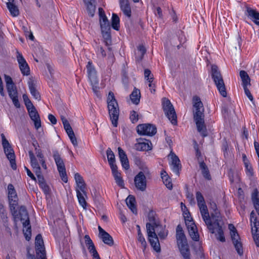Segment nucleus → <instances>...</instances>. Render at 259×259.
Instances as JSON below:
<instances>
[{
  "instance_id": "f257e3e1",
  "label": "nucleus",
  "mask_w": 259,
  "mask_h": 259,
  "mask_svg": "<svg viewBox=\"0 0 259 259\" xmlns=\"http://www.w3.org/2000/svg\"><path fill=\"white\" fill-rule=\"evenodd\" d=\"M193 104L195 109L193 111V118L197 131L202 137H205L207 136V132L204 122L203 103L199 97L195 96L193 98Z\"/></svg>"
},
{
  "instance_id": "f03ea898",
  "label": "nucleus",
  "mask_w": 259,
  "mask_h": 259,
  "mask_svg": "<svg viewBox=\"0 0 259 259\" xmlns=\"http://www.w3.org/2000/svg\"><path fill=\"white\" fill-rule=\"evenodd\" d=\"M149 223L146 224V230L148 237V240L156 252L160 251V246L158 240V238L155 233V227H157L159 223L156 221L154 213L153 211H151L148 213Z\"/></svg>"
},
{
  "instance_id": "7ed1b4c3",
  "label": "nucleus",
  "mask_w": 259,
  "mask_h": 259,
  "mask_svg": "<svg viewBox=\"0 0 259 259\" xmlns=\"http://www.w3.org/2000/svg\"><path fill=\"white\" fill-rule=\"evenodd\" d=\"M108 109L110 118L114 127L117 126L119 109L114 94L110 92L107 98Z\"/></svg>"
},
{
  "instance_id": "20e7f679",
  "label": "nucleus",
  "mask_w": 259,
  "mask_h": 259,
  "mask_svg": "<svg viewBox=\"0 0 259 259\" xmlns=\"http://www.w3.org/2000/svg\"><path fill=\"white\" fill-rule=\"evenodd\" d=\"M211 76L220 94L226 97L227 93L223 76L217 65L211 66Z\"/></svg>"
},
{
  "instance_id": "39448f33",
  "label": "nucleus",
  "mask_w": 259,
  "mask_h": 259,
  "mask_svg": "<svg viewBox=\"0 0 259 259\" xmlns=\"http://www.w3.org/2000/svg\"><path fill=\"white\" fill-rule=\"evenodd\" d=\"M177 244L184 259H190V252L186 236L184 232L176 234Z\"/></svg>"
},
{
  "instance_id": "423d86ee",
  "label": "nucleus",
  "mask_w": 259,
  "mask_h": 259,
  "mask_svg": "<svg viewBox=\"0 0 259 259\" xmlns=\"http://www.w3.org/2000/svg\"><path fill=\"white\" fill-rule=\"evenodd\" d=\"M162 107L166 116L174 125L177 124V117L173 105L170 101L163 98L162 99Z\"/></svg>"
},
{
  "instance_id": "0eeeda50",
  "label": "nucleus",
  "mask_w": 259,
  "mask_h": 259,
  "mask_svg": "<svg viewBox=\"0 0 259 259\" xmlns=\"http://www.w3.org/2000/svg\"><path fill=\"white\" fill-rule=\"evenodd\" d=\"M1 137L2 139V145L4 149L5 153L6 155L7 158L10 161L12 168L15 170L17 168V165L16 164L15 155L14 150L8 141L6 139L4 134H1Z\"/></svg>"
},
{
  "instance_id": "6e6552de",
  "label": "nucleus",
  "mask_w": 259,
  "mask_h": 259,
  "mask_svg": "<svg viewBox=\"0 0 259 259\" xmlns=\"http://www.w3.org/2000/svg\"><path fill=\"white\" fill-rule=\"evenodd\" d=\"M8 195L10 210L12 214L15 216L17 212L18 197L15 188L12 184H9L8 186Z\"/></svg>"
},
{
  "instance_id": "1a4fd4ad",
  "label": "nucleus",
  "mask_w": 259,
  "mask_h": 259,
  "mask_svg": "<svg viewBox=\"0 0 259 259\" xmlns=\"http://www.w3.org/2000/svg\"><path fill=\"white\" fill-rule=\"evenodd\" d=\"M207 222H205V223L209 232L213 234L216 231L217 232V234L215 235L217 239L222 242H225L226 239L224 236V232L222 226L219 224V221H217V220H216L215 221L212 222L210 218H209L208 219Z\"/></svg>"
},
{
  "instance_id": "9d476101",
  "label": "nucleus",
  "mask_w": 259,
  "mask_h": 259,
  "mask_svg": "<svg viewBox=\"0 0 259 259\" xmlns=\"http://www.w3.org/2000/svg\"><path fill=\"white\" fill-rule=\"evenodd\" d=\"M53 152V156L57 166V169L61 179L64 182L67 183L68 179L64 161L61 158L60 155L57 150H54Z\"/></svg>"
},
{
  "instance_id": "9b49d317",
  "label": "nucleus",
  "mask_w": 259,
  "mask_h": 259,
  "mask_svg": "<svg viewBox=\"0 0 259 259\" xmlns=\"http://www.w3.org/2000/svg\"><path fill=\"white\" fill-rule=\"evenodd\" d=\"M196 197L202 218L204 222H208V219L210 218V215L204 197L199 191L196 192Z\"/></svg>"
},
{
  "instance_id": "f8f14e48",
  "label": "nucleus",
  "mask_w": 259,
  "mask_h": 259,
  "mask_svg": "<svg viewBox=\"0 0 259 259\" xmlns=\"http://www.w3.org/2000/svg\"><path fill=\"white\" fill-rule=\"evenodd\" d=\"M137 132L140 135L153 136L156 134L157 128L155 125L150 123L140 124L137 126Z\"/></svg>"
},
{
  "instance_id": "ddd939ff",
  "label": "nucleus",
  "mask_w": 259,
  "mask_h": 259,
  "mask_svg": "<svg viewBox=\"0 0 259 259\" xmlns=\"http://www.w3.org/2000/svg\"><path fill=\"white\" fill-rule=\"evenodd\" d=\"M185 223L187 227L189 234L192 240L197 241L199 239V235L198 233L196 226L192 220V218L188 216H185Z\"/></svg>"
},
{
  "instance_id": "4468645a",
  "label": "nucleus",
  "mask_w": 259,
  "mask_h": 259,
  "mask_svg": "<svg viewBox=\"0 0 259 259\" xmlns=\"http://www.w3.org/2000/svg\"><path fill=\"white\" fill-rule=\"evenodd\" d=\"M135 185L136 188L142 192L146 190L147 188V181L146 176L143 171H140L135 177Z\"/></svg>"
},
{
  "instance_id": "2eb2a0df",
  "label": "nucleus",
  "mask_w": 259,
  "mask_h": 259,
  "mask_svg": "<svg viewBox=\"0 0 259 259\" xmlns=\"http://www.w3.org/2000/svg\"><path fill=\"white\" fill-rule=\"evenodd\" d=\"M27 109L31 119L34 122L35 128L38 130L41 127V120L38 112L34 106Z\"/></svg>"
},
{
  "instance_id": "dca6fc26",
  "label": "nucleus",
  "mask_w": 259,
  "mask_h": 259,
  "mask_svg": "<svg viewBox=\"0 0 259 259\" xmlns=\"http://www.w3.org/2000/svg\"><path fill=\"white\" fill-rule=\"evenodd\" d=\"M17 59L21 73L24 75H28L29 74L30 70L28 64L22 55L18 51L17 52Z\"/></svg>"
},
{
  "instance_id": "f3484780",
  "label": "nucleus",
  "mask_w": 259,
  "mask_h": 259,
  "mask_svg": "<svg viewBox=\"0 0 259 259\" xmlns=\"http://www.w3.org/2000/svg\"><path fill=\"white\" fill-rule=\"evenodd\" d=\"M35 245L36 254L38 255H41V256L44 257L46 254V251L44 246V241L40 234H38L36 236Z\"/></svg>"
},
{
  "instance_id": "a211bd4d",
  "label": "nucleus",
  "mask_w": 259,
  "mask_h": 259,
  "mask_svg": "<svg viewBox=\"0 0 259 259\" xmlns=\"http://www.w3.org/2000/svg\"><path fill=\"white\" fill-rule=\"evenodd\" d=\"M100 16V24L101 31L110 30V25L109 22L106 16L103 9L101 8H99Z\"/></svg>"
},
{
  "instance_id": "6ab92c4d",
  "label": "nucleus",
  "mask_w": 259,
  "mask_h": 259,
  "mask_svg": "<svg viewBox=\"0 0 259 259\" xmlns=\"http://www.w3.org/2000/svg\"><path fill=\"white\" fill-rule=\"evenodd\" d=\"M19 215L21 222L23 224V227H26L29 225V218L27 210L24 206L20 207L19 211Z\"/></svg>"
},
{
  "instance_id": "aec40b11",
  "label": "nucleus",
  "mask_w": 259,
  "mask_h": 259,
  "mask_svg": "<svg viewBox=\"0 0 259 259\" xmlns=\"http://www.w3.org/2000/svg\"><path fill=\"white\" fill-rule=\"evenodd\" d=\"M233 236V237L231 239L234 247L237 252V253L239 255L241 256L243 254V248L240 236L239 234H236L235 235L234 234Z\"/></svg>"
},
{
  "instance_id": "412c9836",
  "label": "nucleus",
  "mask_w": 259,
  "mask_h": 259,
  "mask_svg": "<svg viewBox=\"0 0 259 259\" xmlns=\"http://www.w3.org/2000/svg\"><path fill=\"white\" fill-rule=\"evenodd\" d=\"M169 156L171 158V165H172V170L177 175H179V171L181 169L180 160L178 157L172 151L170 152Z\"/></svg>"
},
{
  "instance_id": "4be33fe9",
  "label": "nucleus",
  "mask_w": 259,
  "mask_h": 259,
  "mask_svg": "<svg viewBox=\"0 0 259 259\" xmlns=\"http://www.w3.org/2000/svg\"><path fill=\"white\" fill-rule=\"evenodd\" d=\"M87 70L90 81H96V80L98 79L97 72L91 61L88 62L87 65Z\"/></svg>"
},
{
  "instance_id": "5701e85b",
  "label": "nucleus",
  "mask_w": 259,
  "mask_h": 259,
  "mask_svg": "<svg viewBox=\"0 0 259 259\" xmlns=\"http://www.w3.org/2000/svg\"><path fill=\"white\" fill-rule=\"evenodd\" d=\"M74 179L77 186L76 190H79L86 196L85 189L86 188V184L83 179V178L79 173H76L74 175Z\"/></svg>"
},
{
  "instance_id": "b1692460",
  "label": "nucleus",
  "mask_w": 259,
  "mask_h": 259,
  "mask_svg": "<svg viewBox=\"0 0 259 259\" xmlns=\"http://www.w3.org/2000/svg\"><path fill=\"white\" fill-rule=\"evenodd\" d=\"M119 4L123 14L130 18L131 16V8L128 0H119Z\"/></svg>"
},
{
  "instance_id": "393cba45",
  "label": "nucleus",
  "mask_w": 259,
  "mask_h": 259,
  "mask_svg": "<svg viewBox=\"0 0 259 259\" xmlns=\"http://www.w3.org/2000/svg\"><path fill=\"white\" fill-rule=\"evenodd\" d=\"M118 151L120 160L123 167L125 169H128L130 168V165L126 154L121 147L118 148Z\"/></svg>"
},
{
  "instance_id": "a878e982",
  "label": "nucleus",
  "mask_w": 259,
  "mask_h": 259,
  "mask_svg": "<svg viewBox=\"0 0 259 259\" xmlns=\"http://www.w3.org/2000/svg\"><path fill=\"white\" fill-rule=\"evenodd\" d=\"M88 14L93 17L96 11V0H83Z\"/></svg>"
},
{
  "instance_id": "bb28decb",
  "label": "nucleus",
  "mask_w": 259,
  "mask_h": 259,
  "mask_svg": "<svg viewBox=\"0 0 259 259\" xmlns=\"http://www.w3.org/2000/svg\"><path fill=\"white\" fill-rule=\"evenodd\" d=\"M135 149L138 151H149L152 148L150 142H139L135 145Z\"/></svg>"
},
{
  "instance_id": "cd10ccee",
  "label": "nucleus",
  "mask_w": 259,
  "mask_h": 259,
  "mask_svg": "<svg viewBox=\"0 0 259 259\" xmlns=\"http://www.w3.org/2000/svg\"><path fill=\"white\" fill-rule=\"evenodd\" d=\"M28 84L29 89L31 95L35 99L38 101H40L41 99L40 95L39 92L36 89L35 84L34 83V81L30 79L28 82Z\"/></svg>"
},
{
  "instance_id": "c85d7f7f",
  "label": "nucleus",
  "mask_w": 259,
  "mask_h": 259,
  "mask_svg": "<svg viewBox=\"0 0 259 259\" xmlns=\"http://www.w3.org/2000/svg\"><path fill=\"white\" fill-rule=\"evenodd\" d=\"M210 209L213 210V211L211 213V215L210 216L211 221L212 222H214L217 220V221H219L220 218V213L217 208L216 204L214 202H212L210 203Z\"/></svg>"
},
{
  "instance_id": "c756f323",
  "label": "nucleus",
  "mask_w": 259,
  "mask_h": 259,
  "mask_svg": "<svg viewBox=\"0 0 259 259\" xmlns=\"http://www.w3.org/2000/svg\"><path fill=\"white\" fill-rule=\"evenodd\" d=\"M125 201L127 206L133 212V213L136 214H137L135 197L133 195H130L126 198Z\"/></svg>"
},
{
  "instance_id": "7c9ffc66",
  "label": "nucleus",
  "mask_w": 259,
  "mask_h": 259,
  "mask_svg": "<svg viewBox=\"0 0 259 259\" xmlns=\"http://www.w3.org/2000/svg\"><path fill=\"white\" fill-rule=\"evenodd\" d=\"M245 14L246 16L251 19H254L253 22L254 21H256L257 20H259V12L247 6H246V11Z\"/></svg>"
},
{
  "instance_id": "2f4dec72",
  "label": "nucleus",
  "mask_w": 259,
  "mask_h": 259,
  "mask_svg": "<svg viewBox=\"0 0 259 259\" xmlns=\"http://www.w3.org/2000/svg\"><path fill=\"white\" fill-rule=\"evenodd\" d=\"M251 199L254 207L259 215V198L258 191L257 189H254L251 194Z\"/></svg>"
},
{
  "instance_id": "473e14b6",
  "label": "nucleus",
  "mask_w": 259,
  "mask_h": 259,
  "mask_svg": "<svg viewBox=\"0 0 259 259\" xmlns=\"http://www.w3.org/2000/svg\"><path fill=\"white\" fill-rule=\"evenodd\" d=\"M141 93L139 90L135 88L130 95V98L132 102L136 105H138L140 102Z\"/></svg>"
},
{
  "instance_id": "72a5a7b5",
  "label": "nucleus",
  "mask_w": 259,
  "mask_h": 259,
  "mask_svg": "<svg viewBox=\"0 0 259 259\" xmlns=\"http://www.w3.org/2000/svg\"><path fill=\"white\" fill-rule=\"evenodd\" d=\"M103 241V242L110 246L114 244V241L112 236L107 232L105 233L99 237Z\"/></svg>"
},
{
  "instance_id": "f704fd0d",
  "label": "nucleus",
  "mask_w": 259,
  "mask_h": 259,
  "mask_svg": "<svg viewBox=\"0 0 259 259\" xmlns=\"http://www.w3.org/2000/svg\"><path fill=\"white\" fill-rule=\"evenodd\" d=\"M240 76L242 81L243 87L250 85V79L246 71L241 70L240 71Z\"/></svg>"
},
{
  "instance_id": "c9c22d12",
  "label": "nucleus",
  "mask_w": 259,
  "mask_h": 259,
  "mask_svg": "<svg viewBox=\"0 0 259 259\" xmlns=\"http://www.w3.org/2000/svg\"><path fill=\"white\" fill-rule=\"evenodd\" d=\"M155 233L158 235L161 239H165L167 236V232L160 224L155 227Z\"/></svg>"
},
{
  "instance_id": "e433bc0d",
  "label": "nucleus",
  "mask_w": 259,
  "mask_h": 259,
  "mask_svg": "<svg viewBox=\"0 0 259 259\" xmlns=\"http://www.w3.org/2000/svg\"><path fill=\"white\" fill-rule=\"evenodd\" d=\"M7 6L12 16L16 17L19 15V9L13 3L7 2Z\"/></svg>"
},
{
  "instance_id": "4c0bfd02",
  "label": "nucleus",
  "mask_w": 259,
  "mask_h": 259,
  "mask_svg": "<svg viewBox=\"0 0 259 259\" xmlns=\"http://www.w3.org/2000/svg\"><path fill=\"white\" fill-rule=\"evenodd\" d=\"M200 168L202 170V174L205 179L207 180H210L211 179V176L206 165L204 162L202 161L200 163Z\"/></svg>"
},
{
  "instance_id": "58836bf2",
  "label": "nucleus",
  "mask_w": 259,
  "mask_h": 259,
  "mask_svg": "<svg viewBox=\"0 0 259 259\" xmlns=\"http://www.w3.org/2000/svg\"><path fill=\"white\" fill-rule=\"evenodd\" d=\"M77 197L80 205L85 209L87 206V202L84 197L85 195L81 191L79 190H76Z\"/></svg>"
},
{
  "instance_id": "ea45409f",
  "label": "nucleus",
  "mask_w": 259,
  "mask_h": 259,
  "mask_svg": "<svg viewBox=\"0 0 259 259\" xmlns=\"http://www.w3.org/2000/svg\"><path fill=\"white\" fill-rule=\"evenodd\" d=\"M250 222L251 229L256 231L257 226H259V223L257 222V218L255 217V214L253 210L250 213Z\"/></svg>"
},
{
  "instance_id": "a19ab883",
  "label": "nucleus",
  "mask_w": 259,
  "mask_h": 259,
  "mask_svg": "<svg viewBox=\"0 0 259 259\" xmlns=\"http://www.w3.org/2000/svg\"><path fill=\"white\" fill-rule=\"evenodd\" d=\"M161 178L166 187L170 190L172 188V184L170 181V178L166 175L165 171L161 173Z\"/></svg>"
},
{
  "instance_id": "79ce46f5",
  "label": "nucleus",
  "mask_w": 259,
  "mask_h": 259,
  "mask_svg": "<svg viewBox=\"0 0 259 259\" xmlns=\"http://www.w3.org/2000/svg\"><path fill=\"white\" fill-rule=\"evenodd\" d=\"M112 27L115 30H118L119 27V18L117 14H112Z\"/></svg>"
},
{
  "instance_id": "37998d69",
  "label": "nucleus",
  "mask_w": 259,
  "mask_h": 259,
  "mask_svg": "<svg viewBox=\"0 0 259 259\" xmlns=\"http://www.w3.org/2000/svg\"><path fill=\"white\" fill-rule=\"evenodd\" d=\"M146 52V49L143 45H139L138 47V53L137 59L139 61H141L143 59L144 55Z\"/></svg>"
},
{
  "instance_id": "c03bdc74",
  "label": "nucleus",
  "mask_w": 259,
  "mask_h": 259,
  "mask_svg": "<svg viewBox=\"0 0 259 259\" xmlns=\"http://www.w3.org/2000/svg\"><path fill=\"white\" fill-rule=\"evenodd\" d=\"M84 239L85 244L88 246V248L89 251H91L92 250L96 248L93 241L88 235H85L84 236Z\"/></svg>"
},
{
  "instance_id": "a18cd8bd",
  "label": "nucleus",
  "mask_w": 259,
  "mask_h": 259,
  "mask_svg": "<svg viewBox=\"0 0 259 259\" xmlns=\"http://www.w3.org/2000/svg\"><path fill=\"white\" fill-rule=\"evenodd\" d=\"M103 36L105 39L106 46H109L111 43L110 30L102 31Z\"/></svg>"
},
{
  "instance_id": "49530a36",
  "label": "nucleus",
  "mask_w": 259,
  "mask_h": 259,
  "mask_svg": "<svg viewBox=\"0 0 259 259\" xmlns=\"http://www.w3.org/2000/svg\"><path fill=\"white\" fill-rule=\"evenodd\" d=\"M116 184L120 187L122 188L124 186V182L121 177V174L118 172L113 175Z\"/></svg>"
},
{
  "instance_id": "de8ad7c7",
  "label": "nucleus",
  "mask_w": 259,
  "mask_h": 259,
  "mask_svg": "<svg viewBox=\"0 0 259 259\" xmlns=\"http://www.w3.org/2000/svg\"><path fill=\"white\" fill-rule=\"evenodd\" d=\"M106 154L109 164L115 162V159L114 154L110 148L107 149Z\"/></svg>"
},
{
  "instance_id": "09e8293b",
  "label": "nucleus",
  "mask_w": 259,
  "mask_h": 259,
  "mask_svg": "<svg viewBox=\"0 0 259 259\" xmlns=\"http://www.w3.org/2000/svg\"><path fill=\"white\" fill-rule=\"evenodd\" d=\"M253 240L256 246L259 247V227L257 226L256 231L251 229Z\"/></svg>"
},
{
  "instance_id": "8fccbe9b",
  "label": "nucleus",
  "mask_w": 259,
  "mask_h": 259,
  "mask_svg": "<svg viewBox=\"0 0 259 259\" xmlns=\"http://www.w3.org/2000/svg\"><path fill=\"white\" fill-rule=\"evenodd\" d=\"M31 161V165L32 167H33V170L35 172V173H39L40 171V167L38 163L37 162L36 158L34 159V160H30Z\"/></svg>"
},
{
  "instance_id": "3c124183",
  "label": "nucleus",
  "mask_w": 259,
  "mask_h": 259,
  "mask_svg": "<svg viewBox=\"0 0 259 259\" xmlns=\"http://www.w3.org/2000/svg\"><path fill=\"white\" fill-rule=\"evenodd\" d=\"M145 78L148 81H153L154 77L153 74H151V71L148 69H146L144 70Z\"/></svg>"
},
{
  "instance_id": "603ef678",
  "label": "nucleus",
  "mask_w": 259,
  "mask_h": 259,
  "mask_svg": "<svg viewBox=\"0 0 259 259\" xmlns=\"http://www.w3.org/2000/svg\"><path fill=\"white\" fill-rule=\"evenodd\" d=\"M24 228V227H23ZM26 228V230H25L24 229H23V232L24 235L25 236V238L27 240L29 241L31 238V229L30 225H28L26 227H25Z\"/></svg>"
},
{
  "instance_id": "864d4df0",
  "label": "nucleus",
  "mask_w": 259,
  "mask_h": 259,
  "mask_svg": "<svg viewBox=\"0 0 259 259\" xmlns=\"http://www.w3.org/2000/svg\"><path fill=\"white\" fill-rule=\"evenodd\" d=\"M23 99L24 102L25 103V105L26 107V108H32L33 106V105L30 99L28 98V96L26 94L23 95Z\"/></svg>"
},
{
  "instance_id": "5fc2aeb1",
  "label": "nucleus",
  "mask_w": 259,
  "mask_h": 259,
  "mask_svg": "<svg viewBox=\"0 0 259 259\" xmlns=\"http://www.w3.org/2000/svg\"><path fill=\"white\" fill-rule=\"evenodd\" d=\"M244 165L245 167L246 175L250 177H252L253 176V170L251 165L250 164V163L247 164L246 163V164Z\"/></svg>"
},
{
  "instance_id": "6e6d98bb",
  "label": "nucleus",
  "mask_w": 259,
  "mask_h": 259,
  "mask_svg": "<svg viewBox=\"0 0 259 259\" xmlns=\"http://www.w3.org/2000/svg\"><path fill=\"white\" fill-rule=\"evenodd\" d=\"M248 86H244L243 89L244 90V92L246 96L248 98V99L252 102V103L254 105V101H253V97L252 95H251L250 91L247 88Z\"/></svg>"
},
{
  "instance_id": "4d7b16f0",
  "label": "nucleus",
  "mask_w": 259,
  "mask_h": 259,
  "mask_svg": "<svg viewBox=\"0 0 259 259\" xmlns=\"http://www.w3.org/2000/svg\"><path fill=\"white\" fill-rule=\"evenodd\" d=\"M130 119L132 123H134L138 121L139 118H138V114L135 111H132L130 115Z\"/></svg>"
},
{
  "instance_id": "13d9d810",
  "label": "nucleus",
  "mask_w": 259,
  "mask_h": 259,
  "mask_svg": "<svg viewBox=\"0 0 259 259\" xmlns=\"http://www.w3.org/2000/svg\"><path fill=\"white\" fill-rule=\"evenodd\" d=\"M241 45V38L238 34L236 37V40L233 42V45L236 49H240Z\"/></svg>"
},
{
  "instance_id": "bf43d9fd",
  "label": "nucleus",
  "mask_w": 259,
  "mask_h": 259,
  "mask_svg": "<svg viewBox=\"0 0 259 259\" xmlns=\"http://www.w3.org/2000/svg\"><path fill=\"white\" fill-rule=\"evenodd\" d=\"M39 186L42 189L44 192L46 194H49V193L50 192V188H49V186L46 183H44Z\"/></svg>"
},
{
  "instance_id": "052dcab7",
  "label": "nucleus",
  "mask_w": 259,
  "mask_h": 259,
  "mask_svg": "<svg viewBox=\"0 0 259 259\" xmlns=\"http://www.w3.org/2000/svg\"><path fill=\"white\" fill-rule=\"evenodd\" d=\"M138 240L139 242H140L141 244V247H142L143 251L146 249L147 243L145 240V239L144 237H140V238H138Z\"/></svg>"
},
{
  "instance_id": "680f3d73",
  "label": "nucleus",
  "mask_w": 259,
  "mask_h": 259,
  "mask_svg": "<svg viewBox=\"0 0 259 259\" xmlns=\"http://www.w3.org/2000/svg\"><path fill=\"white\" fill-rule=\"evenodd\" d=\"M229 230L230 231V235H231V238H233V235L234 234L235 235H236V234H238L237 232V230L236 229V228H235V227L233 225L230 224L229 225Z\"/></svg>"
},
{
  "instance_id": "e2e57ef3",
  "label": "nucleus",
  "mask_w": 259,
  "mask_h": 259,
  "mask_svg": "<svg viewBox=\"0 0 259 259\" xmlns=\"http://www.w3.org/2000/svg\"><path fill=\"white\" fill-rule=\"evenodd\" d=\"M35 174L37 177L38 183L39 185H40L44 183H46L43 176L41 175L40 171H39V173H35Z\"/></svg>"
},
{
  "instance_id": "0e129e2a",
  "label": "nucleus",
  "mask_w": 259,
  "mask_h": 259,
  "mask_svg": "<svg viewBox=\"0 0 259 259\" xmlns=\"http://www.w3.org/2000/svg\"><path fill=\"white\" fill-rule=\"evenodd\" d=\"M92 85V89L95 93H97L98 91V83L99 81L98 79L96 80V81H90Z\"/></svg>"
},
{
  "instance_id": "69168bd1",
  "label": "nucleus",
  "mask_w": 259,
  "mask_h": 259,
  "mask_svg": "<svg viewBox=\"0 0 259 259\" xmlns=\"http://www.w3.org/2000/svg\"><path fill=\"white\" fill-rule=\"evenodd\" d=\"M68 137H69L71 143H72V144L74 146H77L78 145V143H77V141L76 138V137L75 136V134H74L73 135H69V136H68Z\"/></svg>"
},
{
  "instance_id": "338daca9",
  "label": "nucleus",
  "mask_w": 259,
  "mask_h": 259,
  "mask_svg": "<svg viewBox=\"0 0 259 259\" xmlns=\"http://www.w3.org/2000/svg\"><path fill=\"white\" fill-rule=\"evenodd\" d=\"M109 165L112 170V175L119 172L117 170V166L115 164V162L109 163Z\"/></svg>"
},
{
  "instance_id": "774afa93",
  "label": "nucleus",
  "mask_w": 259,
  "mask_h": 259,
  "mask_svg": "<svg viewBox=\"0 0 259 259\" xmlns=\"http://www.w3.org/2000/svg\"><path fill=\"white\" fill-rule=\"evenodd\" d=\"M64 128L66 132L67 133L68 136H69V135H71L74 134L71 126H70V124H69L66 126L64 127Z\"/></svg>"
}]
</instances>
